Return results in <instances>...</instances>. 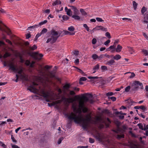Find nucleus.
<instances>
[{
    "label": "nucleus",
    "instance_id": "7",
    "mask_svg": "<svg viewBox=\"0 0 148 148\" xmlns=\"http://www.w3.org/2000/svg\"><path fill=\"white\" fill-rule=\"evenodd\" d=\"M32 56L36 59L40 60L43 55L41 53H39L38 52H34L32 53Z\"/></svg>",
    "mask_w": 148,
    "mask_h": 148
},
{
    "label": "nucleus",
    "instance_id": "52",
    "mask_svg": "<svg viewBox=\"0 0 148 148\" xmlns=\"http://www.w3.org/2000/svg\"><path fill=\"white\" fill-rule=\"evenodd\" d=\"M97 21L98 22H103V20L102 19L100 18L97 17L96 18Z\"/></svg>",
    "mask_w": 148,
    "mask_h": 148
},
{
    "label": "nucleus",
    "instance_id": "58",
    "mask_svg": "<svg viewBox=\"0 0 148 148\" xmlns=\"http://www.w3.org/2000/svg\"><path fill=\"white\" fill-rule=\"evenodd\" d=\"M97 40L96 38H93L92 40V43L93 44H95L96 43Z\"/></svg>",
    "mask_w": 148,
    "mask_h": 148
},
{
    "label": "nucleus",
    "instance_id": "6",
    "mask_svg": "<svg viewBox=\"0 0 148 148\" xmlns=\"http://www.w3.org/2000/svg\"><path fill=\"white\" fill-rule=\"evenodd\" d=\"M38 84L37 83H35L34 82H32V84L28 88L27 90L30 91L31 92H36L38 91L35 87L34 86H37Z\"/></svg>",
    "mask_w": 148,
    "mask_h": 148
},
{
    "label": "nucleus",
    "instance_id": "26",
    "mask_svg": "<svg viewBox=\"0 0 148 148\" xmlns=\"http://www.w3.org/2000/svg\"><path fill=\"white\" fill-rule=\"evenodd\" d=\"M95 138L99 140H102L101 135L99 134H98L95 136Z\"/></svg>",
    "mask_w": 148,
    "mask_h": 148
},
{
    "label": "nucleus",
    "instance_id": "10",
    "mask_svg": "<svg viewBox=\"0 0 148 148\" xmlns=\"http://www.w3.org/2000/svg\"><path fill=\"white\" fill-rule=\"evenodd\" d=\"M65 10L68 15L69 16H72V12L70 9H68L66 7L65 8Z\"/></svg>",
    "mask_w": 148,
    "mask_h": 148
},
{
    "label": "nucleus",
    "instance_id": "1",
    "mask_svg": "<svg viewBox=\"0 0 148 148\" xmlns=\"http://www.w3.org/2000/svg\"><path fill=\"white\" fill-rule=\"evenodd\" d=\"M69 93H65L67 97L63 96L61 99L56 101V104L60 103L63 101L64 104L66 106H69L70 103H72V108L74 112L76 113H71L68 116V118L70 120H73L75 122L77 123L81 124L83 128L86 129L88 127L91 119V116L88 114L85 116V118H84L81 113L82 112L85 113L88 112V109L86 106L85 103L88 102L90 103H92L95 102L94 98L90 99L82 94L81 97L79 98V100L78 105L76 102H74L75 100L71 96H73L76 93L73 90H68Z\"/></svg>",
    "mask_w": 148,
    "mask_h": 148
},
{
    "label": "nucleus",
    "instance_id": "62",
    "mask_svg": "<svg viewBox=\"0 0 148 148\" xmlns=\"http://www.w3.org/2000/svg\"><path fill=\"white\" fill-rule=\"evenodd\" d=\"M35 63V62L34 61L32 62L30 64V66L31 67H33L34 66V64Z\"/></svg>",
    "mask_w": 148,
    "mask_h": 148
},
{
    "label": "nucleus",
    "instance_id": "9",
    "mask_svg": "<svg viewBox=\"0 0 148 148\" xmlns=\"http://www.w3.org/2000/svg\"><path fill=\"white\" fill-rule=\"evenodd\" d=\"M97 31L101 30L103 31L106 32L107 31V29L101 26H96Z\"/></svg>",
    "mask_w": 148,
    "mask_h": 148
},
{
    "label": "nucleus",
    "instance_id": "63",
    "mask_svg": "<svg viewBox=\"0 0 148 148\" xmlns=\"http://www.w3.org/2000/svg\"><path fill=\"white\" fill-rule=\"evenodd\" d=\"M11 145L12 148H20L18 146L15 145H13L12 144H11Z\"/></svg>",
    "mask_w": 148,
    "mask_h": 148
},
{
    "label": "nucleus",
    "instance_id": "49",
    "mask_svg": "<svg viewBox=\"0 0 148 148\" xmlns=\"http://www.w3.org/2000/svg\"><path fill=\"white\" fill-rule=\"evenodd\" d=\"M77 69H78V71L81 74H83V75L84 74V72L81 69H79L77 67H75Z\"/></svg>",
    "mask_w": 148,
    "mask_h": 148
},
{
    "label": "nucleus",
    "instance_id": "36",
    "mask_svg": "<svg viewBox=\"0 0 148 148\" xmlns=\"http://www.w3.org/2000/svg\"><path fill=\"white\" fill-rule=\"evenodd\" d=\"M10 56V53L8 52H6L5 53L3 57L4 58H6L7 57Z\"/></svg>",
    "mask_w": 148,
    "mask_h": 148
},
{
    "label": "nucleus",
    "instance_id": "44",
    "mask_svg": "<svg viewBox=\"0 0 148 148\" xmlns=\"http://www.w3.org/2000/svg\"><path fill=\"white\" fill-rule=\"evenodd\" d=\"M101 68L102 70L104 71V70H107L108 69L106 66H101Z\"/></svg>",
    "mask_w": 148,
    "mask_h": 148
},
{
    "label": "nucleus",
    "instance_id": "50",
    "mask_svg": "<svg viewBox=\"0 0 148 148\" xmlns=\"http://www.w3.org/2000/svg\"><path fill=\"white\" fill-rule=\"evenodd\" d=\"M72 53L74 54L77 56L79 54V51H73Z\"/></svg>",
    "mask_w": 148,
    "mask_h": 148
},
{
    "label": "nucleus",
    "instance_id": "37",
    "mask_svg": "<svg viewBox=\"0 0 148 148\" xmlns=\"http://www.w3.org/2000/svg\"><path fill=\"white\" fill-rule=\"evenodd\" d=\"M131 87V86H128L127 87H126L125 89V92H127L129 91Z\"/></svg>",
    "mask_w": 148,
    "mask_h": 148
},
{
    "label": "nucleus",
    "instance_id": "25",
    "mask_svg": "<svg viewBox=\"0 0 148 148\" xmlns=\"http://www.w3.org/2000/svg\"><path fill=\"white\" fill-rule=\"evenodd\" d=\"M137 5L138 4L135 1H133V6L134 10H136Z\"/></svg>",
    "mask_w": 148,
    "mask_h": 148
},
{
    "label": "nucleus",
    "instance_id": "53",
    "mask_svg": "<svg viewBox=\"0 0 148 148\" xmlns=\"http://www.w3.org/2000/svg\"><path fill=\"white\" fill-rule=\"evenodd\" d=\"M108 98L109 99H111L113 101H115L116 100V98L114 97H108Z\"/></svg>",
    "mask_w": 148,
    "mask_h": 148
},
{
    "label": "nucleus",
    "instance_id": "23",
    "mask_svg": "<svg viewBox=\"0 0 148 148\" xmlns=\"http://www.w3.org/2000/svg\"><path fill=\"white\" fill-rule=\"evenodd\" d=\"M70 86V85L69 84H66L63 86V88L65 89L68 90Z\"/></svg>",
    "mask_w": 148,
    "mask_h": 148
},
{
    "label": "nucleus",
    "instance_id": "14",
    "mask_svg": "<svg viewBox=\"0 0 148 148\" xmlns=\"http://www.w3.org/2000/svg\"><path fill=\"white\" fill-rule=\"evenodd\" d=\"M134 108L135 109H140L143 110V111L146 109L145 107L143 106H136L134 107Z\"/></svg>",
    "mask_w": 148,
    "mask_h": 148
},
{
    "label": "nucleus",
    "instance_id": "35",
    "mask_svg": "<svg viewBox=\"0 0 148 148\" xmlns=\"http://www.w3.org/2000/svg\"><path fill=\"white\" fill-rule=\"evenodd\" d=\"M73 11L74 14H79V10L77 8L74 9Z\"/></svg>",
    "mask_w": 148,
    "mask_h": 148
},
{
    "label": "nucleus",
    "instance_id": "30",
    "mask_svg": "<svg viewBox=\"0 0 148 148\" xmlns=\"http://www.w3.org/2000/svg\"><path fill=\"white\" fill-rule=\"evenodd\" d=\"M114 123L116 125L117 127H120L121 123L118 120H115L114 121Z\"/></svg>",
    "mask_w": 148,
    "mask_h": 148
},
{
    "label": "nucleus",
    "instance_id": "41",
    "mask_svg": "<svg viewBox=\"0 0 148 148\" xmlns=\"http://www.w3.org/2000/svg\"><path fill=\"white\" fill-rule=\"evenodd\" d=\"M74 30L75 28L72 26H71L68 28V30L71 32H73L74 31Z\"/></svg>",
    "mask_w": 148,
    "mask_h": 148
},
{
    "label": "nucleus",
    "instance_id": "29",
    "mask_svg": "<svg viewBox=\"0 0 148 148\" xmlns=\"http://www.w3.org/2000/svg\"><path fill=\"white\" fill-rule=\"evenodd\" d=\"M127 48L129 49V51L130 52V53L132 54L134 52V50L132 47H128Z\"/></svg>",
    "mask_w": 148,
    "mask_h": 148
},
{
    "label": "nucleus",
    "instance_id": "17",
    "mask_svg": "<svg viewBox=\"0 0 148 148\" xmlns=\"http://www.w3.org/2000/svg\"><path fill=\"white\" fill-rule=\"evenodd\" d=\"M122 47L119 45H118L116 49V51L117 52H120L122 49Z\"/></svg>",
    "mask_w": 148,
    "mask_h": 148
},
{
    "label": "nucleus",
    "instance_id": "34",
    "mask_svg": "<svg viewBox=\"0 0 148 148\" xmlns=\"http://www.w3.org/2000/svg\"><path fill=\"white\" fill-rule=\"evenodd\" d=\"M105 36L107 37L108 39H110L111 38L110 33L108 32H107L105 33Z\"/></svg>",
    "mask_w": 148,
    "mask_h": 148
},
{
    "label": "nucleus",
    "instance_id": "45",
    "mask_svg": "<svg viewBox=\"0 0 148 148\" xmlns=\"http://www.w3.org/2000/svg\"><path fill=\"white\" fill-rule=\"evenodd\" d=\"M114 95V94L112 92H108L106 94V95L107 97H109L110 96H112Z\"/></svg>",
    "mask_w": 148,
    "mask_h": 148
},
{
    "label": "nucleus",
    "instance_id": "56",
    "mask_svg": "<svg viewBox=\"0 0 148 148\" xmlns=\"http://www.w3.org/2000/svg\"><path fill=\"white\" fill-rule=\"evenodd\" d=\"M104 58V56L103 55H100L99 56H98V59L99 60H101V59Z\"/></svg>",
    "mask_w": 148,
    "mask_h": 148
},
{
    "label": "nucleus",
    "instance_id": "2",
    "mask_svg": "<svg viewBox=\"0 0 148 148\" xmlns=\"http://www.w3.org/2000/svg\"><path fill=\"white\" fill-rule=\"evenodd\" d=\"M51 34V35L50 38H49L46 41L47 43L50 42L51 44H53L56 42V40L60 36V34H58L57 31L54 29H52L50 31Z\"/></svg>",
    "mask_w": 148,
    "mask_h": 148
},
{
    "label": "nucleus",
    "instance_id": "51",
    "mask_svg": "<svg viewBox=\"0 0 148 148\" xmlns=\"http://www.w3.org/2000/svg\"><path fill=\"white\" fill-rule=\"evenodd\" d=\"M11 139L13 142L16 143L17 142L16 140L14 138V137L13 136V135H11Z\"/></svg>",
    "mask_w": 148,
    "mask_h": 148
},
{
    "label": "nucleus",
    "instance_id": "22",
    "mask_svg": "<svg viewBox=\"0 0 148 148\" xmlns=\"http://www.w3.org/2000/svg\"><path fill=\"white\" fill-rule=\"evenodd\" d=\"M121 57L119 55L117 54L115 56H113V58L114 60H118L121 59Z\"/></svg>",
    "mask_w": 148,
    "mask_h": 148
},
{
    "label": "nucleus",
    "instance_id": "21",
    "mask_svg": "<svg viewBox=\"0 0 148 148\" xmlns=\"http://www.w3.org/2000/svg\"><path fill=\"white\" fill-rule=\"evenodd\" d=\"M38 25H35L32 26H31L28 27L27 30L31 31L32 29H34L38 27Z\"/></svg>",
    "mask_w": 148,
    "mask_h": 148
},
{
    "label": "nucleus",
    "instance_id": "11",
    "mask_svg": "<svg viewBox=\"0 0 148 148\" xmlns=\"http://www.w3.org/2000/svg\"><path fill=\"white\" fill-rule=\"evenodd\" d=\"M115 62L113 59H111L109 61H107L106 63V64L111 66L114 65Z\"/></svg>",
    "mask_w": 148,
    "mask_h": 148
},
{
    "label": "nucleus",
    "instance_id": "32",
    "mask_svg": "<svg viewBox=\"0 0 148 148\" xmlns=\"http://www.w3.org/2000/svg\"><path fill=\"white\" fill-rule=\"evenodd\" d=\"M138 126L139 128L142 130H144L145 129V127H143V124L141 123H140L138 124Z\"/></svg>",
    "mask_w": 148,
    "mask_h": 148
},
{
    "label": "nucleus",
    "instance_id": "27",
    "mask_svg": "<svg viewBox=\"0 0 148 148\" xmlns=\"http://www.w3.org/2000/svg\"><path fill=\"white\" fill-rule=\"evenodd\" d=\"M61 3L60 1L56 0L53 2V3L52 4V5L53 6H54L58 4H60Z\"/></svg>",
    "mask_w": 148,
    "mask_h": 148
},
{
    "label": "nucleus",
    "instance_id": "24",
    "mask_svg": "<svg viewBox=\"0 0 148 148\" xmlns=\"http://www.w3.org/2000/svg\"><path fill=\"white\" fill-rule=\"evenodd\" d=\"M147 10V8L145 7H143L141 10V13L143 15H144V13Z\"/></svg>",
    "mask_w": 148,
    "mask_h": 148
},
{
    "label": "nucleus",
    "instance_id": "39",
    "mask_svg": "<svg viewBox=\"0 0 148 148\" xmlns=\"http://www.w3.org/2000/svg\"><path fill=\"white\" fill-rule=\"evenodd\" d=\"M116 138L118 139H120L121 138H124V135L123 134L121 135H117Z\"/></svg>",
    "mask_w": 148,
    "mask_h": 148
},
{
    "label": "nucleus",
    "instance_id": "3",
    "mask_svg": "<svg viewBox=\"0 0 148 148\" xmlns=\"http://www.w3.org/2000/svg\"><path fill=\"white\" fill-rule=\"evenodd\" d=\"M139 86H143L142 83L139 81H134L131 85V91L133 92L137 91L139 87Z\"/></svg>",
    "mask_w": 148,
    "mask_h": 148
},
{
    "label": "nucleus",
    "instance_id": "19",
    "mask_svg": "<svg viewBox=\"0 0 148 148\" xmlns=\"http://www.w3.org/2000/svg\"><path fill=\"white\" fill-rule=\"evenodd\" d=\"M127 73H131V75L129 77V78H130V79L133 78L135 76V74L133 72H127V73H125V74H126Z\"/></svg>",
    "mask_w": 148,
    "mask_h": 148
},
{
    "label": "nucleus",
    "instance_id": "64",
    "mask_svg": "<svg viewBox=\"0 0 148 148\" xmlns=\"http://www.w3.org/2000/svg\"><path fill=\"white\" fill-rule=\"evenodd\" d=\"M31 35L30 34H26V38L28 39L31 37Z\"/></svg>",
    "mask_w": 148,
    "mask_h": 148
},
{
    "label": "nucleus",
    "instance_id": "61",
    "mask_svg": "<svg viewBox=\"0 0 148 148\" xmlns=\"http://www.w3.org/2000/svg\"><path fill=\"white\" fill-rule=\"evenodd\" d=\"M5 41L6 42H7L9 44H10V45H12V43L9 40H8V39H6Z\"/></svg>",
    "mask_w": 148,
    "mask_h": 148
},
{
    "label": "nucleus",
    "instance_id": "48",
    "mask_svg": "<svg viewBox=\"0 0 148 148\" xmlns=\"http://www.w3.org/2000/svg\"><path fill=\"white\" fill-rule=\"evenodd\" d=\"M41 35V34H40V33H38L37 34L35 38L34 39V40L36 41L38 37H39Z\"/></svg>",
    "mask_w": 148,
    "mask_h": 148
},
{
    "label": "nucleus",
    "instance_id": "4",
    "mask_svg": "<svg viewBox=\"0 0 148 148\" xmlns=\"http://www.w3.org/2000/svg\"><path fill=\"white\" fill-rule=\"evenodd\" d=\"M38 71L39 73V75L40 76L38 78V80L41 82H43V77L45 76V73L43 71V69L42 66L40 65L39 67Z\"/></svg>",
    "mask_w": 148,
    "mask_h": 148
},
{
    "label": "nucleus",
    "instance_id": "57",
    "mask_svg": "<svg viewBox=\"0 0 148 148\" xmlns=\"http://www.w3.org/2000/svg\"><path fill=\"white\" fill-rule=\"evenodd\" d=\"M87 79L86 77H82L80 78L79 80L82 81H85Z\"/></svg>",
    "mask_w": 148,
    "mask_h": 148
},
{
    "label": "nucleus",
    "instance_id": "15",
    "mask_svg": "<svg viewBox=\"0 0 148 148\" xmlns=\"http://www.w3.org/2000/svg\"><path fill=\"white\" fill-rule=\"evenodd\" d=\"M20 76L21 78L23 80L27 81L28 80L27 76L25 74H21Z\"/></svg>",
    "mask_w": 148,
    "mask_h": 148
},
{
    "label": "nucleus",
    "instance_id": "54",
    "mask_svg": "<svg viewBox=\"0 0 148 148\" xmlns=\"http://www.w3.org/2000/svg\"><path fill=\"white\" fill-rule=\"evenodd\" d=\"M110 40L109 39H108L107 41H106L104 43V45L106 46L108 45V44L110 42Z\"/></svg>",
    "mask_w": 148,
    "mask_h": 148
},
{
    "label": "nucleus",
    "instance_id": "8",
    "mask_svg": "<svg viewBox=\"0 0 148 148\" xmlns=\"http://www.w3.org/2000/svg\"><path fill=\"white\" fill-rule=\"evenodd\" d=\"M142 21L144 23H148V11L144 14V20Z\"/></svg>",
    "mask_w": 148,
    "mask_h": 148
},
{
    "label": "nucleus",
    "instance_id": "46",
    "mask_svg": "<svg viewBox=\"0 0 148 148\" xmlns=\"http://www.w3.org/2000/svg\"><path fill=\"white\" fill-rule=\"evenodd\" d=\"M25 64L27 66H30V62L29 60H27L25 61Z\"/></svg>",
    "mask_w": 148,
    "mask_h": 148
},
{
    "label": "nucleus",
    "instance_id": "28",
    "mask_svg": "<svg viewBox=\"0 0 148 148\" xmlns=\"http://www.w3.org/2000/svg\"><path fill=\"white\" fill-rule=\"evenodd\" d=\"M37 48V47L36 45H33L32 47H29V49L30 50H34L36 49Z\"/></svg>",
    "mask_w": 148,
    "mask_h": 148
},
{
    "label": "nucleus",
    "instance_id": "55",
    "mask_svg": "<svg viewBox=\"0 0 148 148\" xmlns=\"http://www.w3.org/2000/svg\"><path fill=\"white\" fill-rule=\"evenodd\" d=\"M63 139V138H60L58 139V144H60L61 143Z\"/></svg>",
    "mask_w": 148,
    "mask_h": 148
},
{
    "label": "nucleus",
    "instance_id": "42",
    "mask_svg": "<svg viewBox=\"0 0 148 148\" xmlns=\"http://www.w3.org/2000/svg\"><path fill=\"white\" fill-rule=\"evenodd\" d=\"M92 58L94 60H96V59H98V56L96 54H93L92 56Z\"/></svg>",
    "mask_w": 148,
    "mask_h": 148
},
{
    "label": "nucleus",
    "instance_id": "13",
    "mask_svg": "<svg viewBox=\"0 0 148 148\" xmlns=\"http://www.w3.org/2000/svg\"><path fill=\"white\" fill-rule=\"evenodd\" d=\"M72 17L75 20L79 21L80 20V17L77 15V14H73L72 15Z\"/></svg>",
    "mask_w": 148,
    "mask_h": 148
},
{
    "label": "nucleus",
    "instance_id": "47",
    "mask_svg": "<svg viewBox=\"0 0 148 148\" xmlns=\"http://www.w3.org/2000/svg\"><path fill=\"white\" fill-rule=\"evenodd\" d=\"M83 26L84 27L87 31H89V27L87 26V25L85 24L83 25Z\"/></svg>",
    "mask_w": 148,
    "mask_h": 148
},
{
    "label": "nucleus",
    "instance_id": "31",
    "mask_svg": "<svg viewBox=\"0 0 148 148\" xmlns=\"http://www.w3.org/2000/svg\"><path fill=\"white\" fill-rule=\"evenodd\" d=\"M80 11L82 13V15H86L87 14V13L83 9H80Z\"/></svg>",
    "mask_w": 148,
    "mask_h": 148
},
{
    "label": "nucleus",
    "instance_id": "43",
    "mask_svg": "<svg viewBox=\"0 0 148 148\" xmlns=\"http://www.w3.org/2000/svg\"><path fill=\"white\" fill-rule=\"evenodd\" d=\"M99 67V64H97L93 68L94 70H98Z\"/></svg>",
    "mask_w": 148,
    "mask_h": 148
},
{
    "label": "nucleus",
    "instance_id": "5",
    "mask_svg": "<svg viewBox=\"0 0 148 148\" xmlns=\"http://www.w3.org/2000/svg\"><path fill=\"white\" fill-rule=\"evenodd\" d=\"M10 68L12 71L16 72H18V73L19 74H22L21 73L23 72V68L21 67H20L19 68V70L18 69L16 68V66H15L12 64H11L9 66Z\"/></svg>",
    "mask_w": 148,
    "mask_h": 148
},
{
    "label": "nucleus",
    "instance_id": "40",
    "mask_svg": "<svg viewBox=\"0 0 148 148\" xmlns=\"http://www.w3.org/2000/svg\"><path fill=\"white\" fill-rule=\"evenodd\" d=\"M115 47H116V45H113L110 46L109 48L107 49H106V50H107V51H109V49H115Z\"/></svg>",
    "mask_w": 148,
    "mask_h": 148
},
{
    "label": "nucleus",
    "instance_id": "59",
    "mask_svg": "<svg viewBox=\"0 0 148 148\" xmlns=\"http://www.w3.org/2000/svg\"><path fill=\"white\" fill-rule=\"evenodd\" d=\"M143 34L144 37L147 40H148V35L145 33H143Z\"/></svg>",
    "mask_w": 148,
    "mask_h": 148
},
{
    "label": "nucleus",
    "instance_id": "60",
    "mask_svg": "<svg viewBox=\"0 0 148 148\" xmlns=\"http://www.w3.org/2000/svg\"><path fill=\"white\" fill-rule=\"evenodd\" d=\"M89 142L90 143H93L94 142V139L91 138H89Z\"/></svg>",
    "mask_w": 148,
    "mask_h": 148
},
{
    "label": "nucleus",
    "instance_id": "18",
    "mask_svg": "<svg viewBox=\"0 0 148 148\" xmlns=\"http://www.w3.org/2000/svg\"><path fill=\"white\" fill-rule=\"evenodd\" d=\"M42 96L44 97L47 98L49 96V95L47 92H45L44 90H42Z\"/></svg>",
    "mask_w": 148,
    "mask_h": 148
},
{
    "label": "nucleus",
    "instance_id": "38",
    "mask_svg": "<svg viewBox=\"0 0 148 148\" xmlns=\"http://www.w3.org/2000/svg\"><path fill=\"white\" fill-rule=\"evenodd\" d=\"M142 51L145 56H147L148 55V51L147 50L143 49L142 50Z\"/></svg>",
    "mask_w": 148,
    "mask_h": 148
},
{
    "label": "nucleus",
    "instance_id": "33",
    "mask_svg": "<svg viewBox=\"0 0 148 148\" xmlns=\"http://www.w3.org/2000/svg\"><path fill=\"white\" fill-rule=\"evenodd\" d=\"M47 29L44 28L40 34L41 35L42 34L46 33L47 32Z\"/></svg>",
    "mask_w": 148,
    "mask_h": 148
},
{
    "label": "nucleus",
    "instance_id": "16",
    "mask_svg": "<svg viewBox=\"0 0 148 148\" xmlns=\"http://www.w3.org/2000/svg\"><path fill=\"white\" fill-rule=\"evenodd\" d=\"M88 78L89 79H91V81L92 82H93L94 83L95 82H96V81L94 80V79H98L99 77H91V76H88Z\"/></svg>",
    "mask_w": 148,
    "mask_h": 148
},
{
    "label": "nucleus",
    "instance_id": "12",
    "mask_svg": "<svg viewBox=\"0 0 148 148\" xmlns=\"http://www.w3.org/2000/svg\"><path fill=\"white\" fill-rule=\"evenodd\" d=\"M5 46V43L2 40H0V48L4 49Z\"/></svg>",
    "mask_w": 148,
    "mask_h": 148
},
{
    "label": "nucleus",
    "instance_id": "20",
    "mask_svg": "<svg viewBox=\"0 0 148 148\" xmlns=\"http://www.w3.org/2000/svg\"><path fill=\"white\" fill-rule=\"evenodd\" d=\"M62 18L63 19L61 20V21L62 22H64L65 21L68 20L69 18V17L66 15H63L62 16Z\"/></svg>",
    "mask_w": 148,
    "mask_h": 148
}]
</instances>
